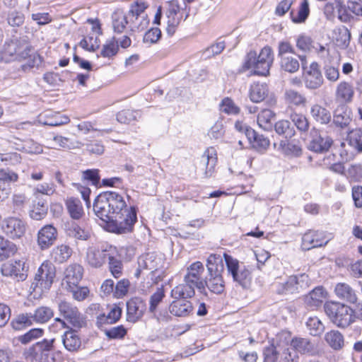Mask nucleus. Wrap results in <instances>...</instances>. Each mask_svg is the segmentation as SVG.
<instances>
[{
	"label": "nucleus",
	"mask_w": 362,
	"mask_h": 362,
	"mask_svg": "<svg viewBox=\"0 0 362 362\" xmlns=\"http://www.w3.org/2000/svg\"><path fill=\"white\" fill-rule=\"evenodd\" d=\"M127 331L123 325L104 329V333L109 339H123L127 334Z\"/></svg>",
	"instance_id": "4d7b16f0"
},
{
	"label": "nucleus",
	"mask_w": 362,
	"mask_h": 362,
	"mask_svg": "<svg viewBox=\"0 0 362 362\" xmlns=\"http://www.w3.org/2000/svg\"><path fill=\"white\" fill-rule=\"evenodd\" d=\"M28 267L23 259L8 261L2 264L1 272L4 276H11L17 281H24L28 276Z\"/></svg>",
	"instance_id": "dca6fc26"
},
{
	"label": "nucleus",
	"mask_w": 362,
	"mask_h": 362,
	"mask_svg": "<svg viewBox=\"0 0 362 362\" xmlns=\"http://www.w3.org/2000/svg\"><path fill=\"white\" fill-rule=\"evenodd\" d=\"M101 20L98 18H92V52L98 49L104 40L103 28Z\"/></svg>",
	"instance_id": "f704fd0d"
},
{
	"label": "nucleus",
	"mask_w": 362,
	"mask_h": 362,
	"mask_svg": "<svg viewBox=\"0 0 362 362\" xmlns=\"http://www.w3.org/2000/svg\"><path fill=\"white\" fill-rule=\"evenodd\" d=\"M351 121V118L350 116V112L344 106L339 107L335 110L333 122L336 126L340 128H344L349 124Z\"/></svg>",
	"instance_id": "37998d69"
},
{
	"label": "nucleus",
	"mask_w": 362,
	"mask_h": 362,
	"mask_svg": "<svg viewBox=\"0 0 362 362\" xmlns=\"http://www.w3.org/2000/svg\"><path fill=\"white\" fill-rule=\"evenodd\" d=\"M71 255V250L69 247L62 245L56 247L52 252V256L54 260L62 263L67 260Z\"/></svg>",
	"instance_id": "603ef678"
},
{
	"label": "nucleus",
	"mask_w": 362,
	"mask_h": 362,
	"mask_svg": "<svg viewBox=\"0 0 362 362\" xmlns=\"http://www.w3.org/2000/svg\"><path fill=\"white\" fill-rule=\"evenodd\" d=\"M62 341L64 348L71 352L77 351L81 345L80 337L72 329H69L64 332L62 335Z\"/></svg>",
	"instance_id": "7c9ffc66"
},
{
	"label": "nucleus",
	"mask_w": 362,
	"mask_h": 362,
	"mask_svg": "<svg viewBox=\"0 0 362 362\" xmlns=\"http://www.w3.org/2000/svg\"><path fill=\"white\" fill-rule=\"evenodd\" d=\"M119 50L118 42L115 38L107 41L100 50L99 54H96L94 62H92V69H98L100 66L109 65L113 57L116 56Z\"/></svg>",
	"instance_id": "2eb2a0df"
},
{
	"label": "nucleus",
	"mask_w": 362,
	"mask_h": 362,
	"mask_svg": "<svg viewBox=\"0 0 362 362\" xmlns=\"http://www.w3.org/2000/svg\"><path fill=\"white\" fill-rule=\"evenodd\" d=\"M224 260L226 262V268L228 274H230L233 280L238 283L244 288H247L252 283V272L248 267L243 263L233 258L232 256L224 253Z\"/></svg>",
	"instance_id": "0eeeda50"
},
{
	"label": "nucleus",
	"mask_w": 362,
	"mask_h": 362,
	"mask_svg": "<svg viewBox=\"0 0 362 362\" xmlns=\"http://www.w3.org/2000/svg\"><path fill=\"white\" fill-rule=\"evenodd\" d=\"M25 21L24 14L16 10H11L8 12L6 21L11 27H20Z\"/></svg>",
	"instance_id": "864d4df0"
},
{
	"label": "nucleus",
	"mask_w": 362,
	"mask_h": 362,
	"mask_svg": "<svg viewBox=\"0 0 362 362\" xmlns=\"http://www.w3.org/2000/svg\"><path fill=\"white\" fill-rule=\"evenodd\" d=\"M166 6L165 31L168 36H173L181 22L189 17L190 8L186 6L182 7L177 0L168 1L166 2Z\"/></svg>",
	"instance_id": "39448f33"
},
{
	"label": "nucleus",
	"mask_w": 362,
	"mask_h": 362,
	"mask_svg": "<svg viewBox=\"0 0 362 362\" xmlns=\"http://www.w3.org/2000/svg\"><path fill=\"white\" fill-rule=\"evenodd\" d=\"M328 241L323 232L309 230L302 238V247L304 250H309L325 245Z\"/></svg>",
	"instance_id": "b1692460"
},
{
	"label": "nucleus",
	"mask_w": 362,
	"mask_h": 362,
	"mask_svg": "<svg viewBox=\"0 0 362 362\" xmlns=\"http://www.w3.org/2000/svg\"><path fill=\"white\" fill-rule=\"evenodd\" d=\"M354 88L347 81H341L335 90V99L341 104H347L352 102L354 96Z\"/></svg>",
	"instance_id": "c85d7f7f"
},
{
	"label": "nucleus",
	"mask_w": 362,
	"mask_h": 362,
	"mask_svg": "<svg viewBox=\"0 0 362 362\" xmlns=\"http://www.w3.org/2000/svg\"><path fill=\"white\" fill-rule=\"evenodd\" d=\"M54 316V310L47 306L37 308L30 317L37 323H45Z\"/></svg>",
	"instance_id": "79ce46f5"
},
{
	"label": "nucleus",
	"mask_w": 362,
	"mask_h": 362,
	"mask_svg": "<svg viewBox=\"0 0 362 362\" xmlns=\"http://www.w3.org/2000/svg\"><path fill=\"white\" fill-rule=\"evenodd\" d=\"M288 345V341L286 344L277 342L276 345L272 344L264 347L263 350L264 362H277L279 357L286 362H298V356L292 353L287 346Z\"/></svg>",
	"instance_id": "9d476101"
},
{
	"label": "nucleus",
	"mask_w": 362,
	"mask_h": 362,
	"mask_svg": "<svg viewBox=\"0 0 362 362\" xmlns=\"http://www.w3.org/2000/svg\"><path fill=\"white\" fill-rule=\"evenodd\" d=\"M269 94V88L265 83H253L250 89V98L254 103H260Z\"/></svg>",
	"instance_id": "4c0bfd02"
},
{
	"label": "nucleus",
	"mask_w": 362,
	"mask_h": 362,
	"mask_svg": "<svg viewBox=\"0 0 362 362\" xmlns=\"http://www.w3.org/2000/svg\"><path fill=\"white\" fill-rule=\"evenodd\" d=\"M47 213V207L43 203H37L34 205L33 209L30 211V216L33 219L41 220L45 217Z\"/></svg>",
	"instance_id": "052dcab7"
},
{
	"label": "nucleus",
	"mask_w": 362,
	"mask_h": 362,
	"mask_svg": "<svg viewBox=\"0 0 362 362\" xmlns=\"http://www.w3.org/2000/svg\"><path fill=\"white\" fill-rule=\"evenodd\" d=\"M127 320L136 322L144 315L146 305L141 298L135 297L129 299L127 303Z\"/></svg>",
	"instance_id": "aec40b11"
},
{
	"label": "nucleus",
	"mask_w": 362,
	"mask_h": 362,
	"mask_svg": "<svg viewBox=\"0 0 362 362\" xmlns=\"http://www.w3.org/2000/svg\"><path fill=\"white\" fill-rule=\"evenodd\" d=\"M141 116L137 110H123L117 114V120L123 124H129Z\"/></svg>",
	"instance_id": "09e8293b"
},
{
	"label": "nucleus",
	"mask_w": 362,
	"mask_h": 362,
	"mask_svg": "<svg viewBox=\"0 0 362 362\" xmlns=\"http://www.w3.org/2000/svg\"><path fill=\"white\" fill-rule=\"evenodd\" d=\"M334 292L339 298L348 303H355L357 300L356 291L346 283H338L335 286Z\"/></svg>",
	"instance_id": "2f4dec72"
},
{
	"label": "nucleus",
	"mask_w": 362,
	"mask_h": 362,
	"mask_svg": "<svg viewBox=\"0 0 362 362\" xmlns=\"http://www.w3.org/2000/svg\"><path fill=\"white\" fill-rule=\"evenodd\" d=\"M207 274L204 281L202 293H206V288L215 294H221L225 290V281L223 277L224 266L219 255L211 254L206 259Z\"/></svg>",
	"instance_id": "f03ea898"
},
{
	"label": "nucleus",
	"mask_w": 362,
	"mask_h": 362,
	"mask_svg": "<svg viewBox=\"0 0 362 362\" xmlns=\"http://www.w3.org/2000/svg\"><path fill=\"white\" fill-rule=\"evenodd\" d=\"M290 119L300 132H305L308 130L309 122L305 115L293 112L290 115Z\"/></svg>",
	"instance_id": "3c124183"
},
{
	"label": "nucleus",
	"mask_w": 362,
	"mask_h": 362,
	"mask_svg": "<svg viewBox=\"0 0 362 362\" xmlns=\"http://www.w3.org/2000/svg\"><path fill=\"white\" fill-rule=\"evenodd\" d=\"M129 11L126 13L122 9H117L112 14V25L115 33H122L129 28Z\"/></svg>",
	"instance_id": "c756f323"
},
{
	"label": "nucleus",
	"mask_w": 362,
	"mask_h": 362,
	"mask_svg": "<svg viewBox=\"0 0 362 362\" xmlns=\"http://www.w3.org/2000/svg\"><path fill=\"white\" fill-rule=\"evenodd\" d=\"M161 37V31L159 28H155L148 30L144 36V42L148 44L157 42Z\"/></svg>",
	"instance_id": "0e129e2a"
},
{
	"label": "nucleus",
	"mask_w": 362,
	"mask_h": 362,
	"mask_svg": "<svg viewBox=\"0 0 362 362\" xmlns=\"http://www.w3.org/2000/svg\"><path fill=\"white\" fill-rule=\"evenodd\" d=\"M83 276V268L78 264H71L64 271L62 284H66L68 288L74 289Z\"/></svg>",
	"instance_id": "bb28decb"
},
{
	"label": "nucleus",
	"mask_w": 362,
	"mask_h": 362,
	"mask_svg": "<svg viewBox=\"0 0 362 362\" xmlns=\"http://www.w3.org/2000/svg\"><path fill=\"white\" fill-rule=\"evenodd\" d=\"M164 260L163 255L156 252H148L140 256L138 259V268L134 273V276L138 279L144 270H148L151 275V279H153L155 273L163 267Z\"/></svg>",
	"instance_id": "9b49d317"
},
{
	"label": "nucleus",
	"mask_w": 362,
	"mask_h": 362,
	"mask_svg": "<svg viewBox=\"0 0 362 362\" xmlns=\"http://www.w3.org/2000/svg\"><path fill=\"white\" fill-rule=\"evenodd\" d=\"M164 297L165 291L163 287L158 288L156 291L151 296L148 309L151 313H155L158 305L162 302Z\"/></svg>",
	"instance_id": "6e6d98bb"
},
{
	"label": "nucleus",
	"mask_w": 362,
	"mask_h": 362,
	"mask_svg": "<svg viewBox=\"0 0 362 362\" xmlns=\"http://www.w3.org/2000/svg\"><path fill=\"white\" fill-rule=\"evenodd\" d=\"M274 130L276 134L286 139L292 138L296 134L293 126L286 119H281L276 122L274 124Z\"/></svg>",
	"instance_id": "a19ab883"
},
{
	"label": "nucleus",
	"mask_w": 362,
	"mask_h": 362,
	"mask_svg": "<svg viewBox=\"0 0 362 362\" xmlns=\"http://www.w3.org/2000/svg\"><path fill=\"white\" fill-rule=\"evenodd\" d=\"M56 277L54 265L49 261H45L38 268L34 281L30 289L34 298H40L44 293L47 292Z\"/></svg>",
	"instance_id": "7ed1b4c3"
},
{
	"label": "nucleus",
	"mask_w": 362,
	"mask_h": 362,
	"mask_svg": "<svg viewBox=\"0 0 362 362\" xmlns=\"http://www.w3.org/2000/svg\"><path fill=\"white\" fill-rule=\"evenodd\" d=\"M310 13L309 4L308 0H303L301 3L299 10L296 15L295 13L292 11L290 13L291 20L295 23H303L307 18L308 17Z\"/></svg>",
	"instance_id": "49530a36"
},
{
	"label": "nucleus",
	"mask_w": 362,
	"mask_h": 362,
	"mask_svg": "<svg viewBox=\"0 0 362 362\" xmlns=\"http://www.w3.org/2000/svg\"><path fill=\"white\" fill-rule=\"evenodd\" d=\"M204 272V264L197 261L187 267L186 274L184 276V281L191 284L197 288L200 293H203L204 281L203 274Z\"/></svg>",
	"instance_id": "a211bd4d"
},
{
	"label": "nucleus",
	"mask_w": 362,
	"mask_h": 362,
	"mask_svg": "<svg viewBox=\"0 0 362 362\" xmlns=\"http://www.w3.org/2000/svg\"><path fill=\"white\" fill-rule=\"evenodd\" d=\"M324 308L330 320L339 327H347L355 320L353 309L343 303L328 302Z\"/></svg>",
	"instance_id": "423d86ee"
},
{
	"label": "nucleus",
	"mask_w": 362,
	"mask_h": 362,
	"mask_svg": "<svg viewBox=\"0 0 362 362\" xmlns=\"http://www.w3.org/2000/svg\"><path fill=\"white\" fill-rule=\"evenodd\" d=\"M31 320L33 319L30 317V315H21L11 322V326L16 330H21L25 326L31 325Z\"/></svg>",
	"instance_id": "680f3d73"
},
{
	"label": "nucleus",
	"mask_w": 362,
	"mask_h": 362,
	"mask_svg": "<svg viewBox=\"0 0 362 362\" xmlns=\"http://www.w3.org/2000/svg\"><path fill=\"white\" fill-rule=\"evenodd\" d=\"M108 261L109 269L112 275L116 279L119 278L122 275V262L119 259L110 255L108 256Z\"/></svg>",
	"instance_id": "13d9d810"
},
{
	"label": "nucleus",
	"mask_w": 362,
	"mask_h": 362,
	"mask_svg": "<svg viewBox=\"0 0 362 362\" xmlns=\"http://www.w3.org/2000/svg\"><path fill=\"white\" fill-rule=\"evenodd\" d=\"M148 4L145 2H136L129 8V29L131 33L141 32L149 25L150 20L146 9Z\"/></svg>",
	"instance_id": "1a4fd4ad"
},
{
	"label": "nucleus",
	"mask_w": 362,
	"mask_h": 362,
	"mask_svg": "<svg viewBox=\"0 0 362 362\" xmlns=\"http://www.w3.org/2000/svg\"><path fill=\"white\" fill-rule=\"evenodd\" d=\"M284 99L289 106H305L307 103L304 95L291 88L286 89Z\"/></svg>",
	"instance_id": "e433bc0d"
},
{
	"label": "nucleus",
	"mask_w": 362,
	"mask_h": 362,
	"mask_svg": "<svg viewBox=\"0 0 362 362\" xmlns=\"http://www.w3.org/2000/svg\"><path fill=\"white\" fill-rule=\"evenodd\" d=\"M59 313L75 327L81 328L86 325V320L79 313L78 308L66 301L58 304Z\"/></svg>",
	"instance_id": "6ab92c4d"
},
{
	"label": "nucleus",
	"mask_w": 362,
	"mask_h": 362,
	"mask_svg": "<svg viewBox=\"0 0 362 362\" xmlns=\"http://www.w3.org/2000/svg\"><path fill=\"white\" fill-rule=\"evenodd\" d=\"M324 338L329 346L334 350H339L344 345V336L338 330L327 332L325 333Z\"/></svg>",
	"instance_id": "ea45409f"
},
{
	"label": "nucleus",
	"mask_w": 362,
	"mask_h": 362,
	"mask_svg": "<svg viewBox=\"0 0 362 362\" xmlns=\"http://www.w3.org/2000/svg\"><path fill=\"white\" fill-rule=\"evenodd\" d=\"M326 294L322 287L317 286L305 296V303L311 308L318 307L325 298Z\"/></svg>",
	"instance_id": "72a5a7b5"
},
{
	"label": "nucleus",
	"mask_w": 362,
	"mask_h": 362,
	"mask_svg": "<svg viewBox=\"0 0 362 362\" xmlns=\"http://www.w3.org/2000/svg\"><path fill=\"white\" fill-rule=\"evenodd\" d=\"M54 339H44L25 349L23 356L28 362H54L52 354Z\"/></svg>",
	"instance_id": "6e6552de"
},
{
	"label": "nucleus",
	"mask_w": 362,
	"mask_h": 362,
	"mask_svg": "<svg viewBox=\"0 0 362 362\" xmlns=\"http://www.w3.org/2000/svg\"><path fill=\"white\" fill-rule=\"evenodd\" d=\"M311 141L309 144V148L315 152H323L329 150L333 143V140L329 136H322L319 131L313 128L310 132Z\"/></svg>",
	"instance_id": "393cba45"
},
{
	"label": "nucleus",
	"mask_w": 362,
	"mask_h": 362,
	"mask_svg": "<svg viewBox=\"0 0 362 362\" xmlns=\"http://www.w3.org/2000/svg\"><path fill=\"white\" fill-rule=\"evenodd\" d=\"M310 115L320 124H328L331 121L330 112L320 105L315 104L310 107Z\"/></svg>",
	"instance_id": "c9c22d12"
},
{
	"label": "nucleus",
	"mask_w": 362,
	"mask_h": 362,
	"mask_svg": "<svg viewBox=\"0 0 362 362\" xmlns=\"http://www.w3.org/2000/svg\"><path fill=\"white\" fill-rule=\"evenodd\" d=\"M93 209L95 222L105 230L117 234L131 232L136 221L134 207L129 209L124 194L117 192H105L94 200Z\"/></svg>",
	"instance_id": "f257e3e1"
},
{
	"label": "nucleus",
	"mask_w": 362,
	"mask_h": 362,
	"mask_svg": "<svg viewBox=\"0 0 362 362\" xmlns=\"http://www.w3.org/2000/svg\"><path fill=\"white\" fill-rule=\"evenodd\" d=\"M324 13L328 19H333L336 16L341 22H347L349 16L346 7L341 0H333L324 7Z\"/></svg>",
	"instance_id": "4be33fe9"
},
{
	"label": "nucleus",
	"mask_w": 362,
	"mask_h": 362,
	"mask_svg": "<svg viewBox=\"0 0 362 362\" xmlns=\"http://www.w3.org/2000/svg\"><path fill=\"white\" fill-rule=\"evenodd\" d=\"M17 250L16 244L0 236V261L14 255Z\"/></svg>",
	"instance_id": "c03bdc74"
},
{
	"label": "nucleus",
	"mask_w": 362,
	"mask_h": 362,
	"mask_svg": "<svg viewBox=\"0 0 362 362\" xmlns=\"http://www.w3.org/2000/svg\"><path fill=\"white\" fill-rule=\"evenodd\" d=\"M21 157L17 153H0V161L6 165H16L21 162Z\"/></svg>",
	"instance_id": "338daca9"
},
{
	"label": "nucleus",
	"mask_w": 362,
	"mask_h": 362,
	"mask_svg": "<svg viewBox=\"0 0 362 362\" xmlns=\"http://www.w3.org/2000/svg\"><path fill=\"white\" fill-rule=\"evenodd\" d=\"M217 159L216 151L214 147H209L204 151L197 165V170L203 177L209 178L213 175Z\"/></svg>",
	"instance_id": "f3484780"
},
{
	"label": "nucleus",
	"mask_w": 362,
	"mask_h": 362,
	"mask_svg": "<svg viewBox=\"0 0 362 362\" xmlns=\"http://www.w3.org/2000/svg\"><path fill=\"white\" fill-rule=\"evenodd\" d=\"M221 110L228 115H237L240 112L239 107L228 98H224L222 100Z\"/></svg>",
	"instance_id": "bf43d9fd"
},
{
	"label": "nucleus",
	"mask_w": 362,
	"mask_h": 362,
	"mask_svg": "<svg viewBox=\"0 0 362 362\" xmlns=\"http://www.w3.org/2000/svg\"><path fill=\"white\" fill-rule=\"evenodd\" d=\"M273 61L272 49L267 46L262 49L258 56L255 51H250L246 56L243 68L252 69L257 75L267 76Z\"/></svg>",
	"instance_id": "20e7f679"
},
{
	"label": "nucleus",
	"mask_w": 362,
	"mask_h": 362,
	"mask_svg": "<svg viewBox=\"0 0 362 362\" xmlns=\"http://www.w3.org/2000/svg\"><path fill=\"white\" fill-rule=\"evenodd\" d=\"M195 288L191 284L184 281L183 284L177 285L171 290L170 296L173 299L190 298L195 295Z\"/></svg>",
	"instance_id": "473e14b6"
},
{
	"label": "nucleus",
	"mask_w": 362,
	"mask_h": 362,
	"mask_svg": "<svg viewBox=\"0 0 362 362\" xmlns=\"http://www.w3.org/2000/svg\"><path fill=\"white\" fill-rule=\"evenodd\" d=\"M309 283V277L305 274L290 276L285 282L278 284L276 292L285 295L299 293L301 290L307 288Z\"/></svg>",
	"instance_id": "ddd939ff"
},
{
	"label": "nucleus",
	"mask_w": 362,
	"mask_h": 362,
	"mask_svg": "<svg viewBox=\"0 0 362 362\" xmlns=\"http://www.w3.org/2000/svg\"><path fill=\"white\" fill-rule=\"evenodd\" d=\"M288 54H295L294 48L288 42H280L278 46V56L281 59L284 57H288Z\"/></svg>",
	"instance_id": "774afa93"
},
{
	"label": "nucleus",
	"mask_w": 362,
	"mask_h": 362,
	"mask_svg": "<svg viewBox=\"0 0 362 362\" xmlns=\"http://www.w3.org/2000/svg\"><path fill=\"white\" fill-rule=\"evenodd\" d=\"M130 283L128 279H123L117 282L115 286V296L119 298L127 295Z\"/></svg>",
	"instance_id": "69168bd1"
},
{
	"label": "nucleus",
	"mask_w": 362,
	"mask_h": 362,
	"mask_svg": "<svg viewBox=\"0 0 362 362\" xmlns=\"http://www.w3.org/2000/svg\"><path fill=\"white\" fill-rule=\"evenodd\" d=\"M280 66L281 69L288 73H295L300 67L298 59L292 56L284 57L280 59Z\"/></svg>",
	"instance_id": "de8ad7c7"
},
{
	"label": "nucleus",
	"mask_w": 362,
	"mask_h": 362,
	"mask_svg": "<svg viewBox=\"0 0 362 362\" xmlns=\"http://www.w3.org/2000/svg\"><path fill=\"white\" fill-rule=\"evenodd\" d=\"M276 117V113L270 109H263L257 115V124L265 131L272 129V120Z\"/></svg>",
	"instance_id": "58836bf2"
},
{
	"label": "nucleus",
	"mask_w": 362,
	"mask_h": 362,
	"mask_svg": "<svg viewBox=\"0 0 362 362\" xmlns=\"http://www.w3.org/2000/svg\"><path fill=\"white\" fill-rule=\"evenodd\" d=\"M349 144L359 152H362V129H356L348 135Z\"/></svg>",
	"instance_id": "5fc2aeb1"
},
{
	"label": "nucleus",
	"mask_w": 362,
	"mask_h": 362,
	"mask_svg": "<svg viewBox=\"0 0 362 362\" xmlns=\"http://www.w3.org/2000/svg\"><path fill=\"white\" fill-rule=\"evenodd\" d=\"M303 81L305 86L310 90L319 88L323 84V77L317 62H313L309 66H305L302 62Z\"/></svg>",
	"instance_id": "4468645a"
},
{
	"label": "nucleus",
	"mask_w": 362,
	"mask_h": 362,
	"mask_svg": "<svg viewBox=\"0 0 362 362\" xmlns=\"http://www.w3.org/2000/svg\"><path fill=\"white\" fill-rule=\"evenodd\" d=\"M30 51V47L26 42L13 39L6 42L2 54L6 61H21L27 59Z\"/></svg>",
	"instance_id": "f8f14e48"
},
{
	"label": "nucleus",
	"mask_w": 362,
	"mask_h": 362,
	"mask_svg": "<svg viewBox=\"0 0 362 362\" xmlns=\"http://www.w3.org/2000/svg\"><path fill=\"white\" fill-rule=\"evenodd\" d=\"M3 231L11 238H19L25 232L24 222L16 217H10L4 220L1 226Z\"/></svg>",
	"instance_id": "5701e85b"
},
{
	"label": "nucleus",
	"mask_w": 362,
	"mask_h": 362,
	"mask_svg": "<svg viewBox=\"0 0 362 362\" xmlns=\"http://www.w3.org/2000/svg\"><path fill=\"white\" fill-rule=\"evenodd\" d=\"M57 229L52 225H47L42 228L37 234V243L42 250L52 245L57 239Z\"/></svg>",
	"instance_id": "cd10ccee"
},
{
	"label": "nucleus",
	"mask_w": 362,
	"mask_h": 362,
	"mask_svg": "<svg viewBox=\"0 0 362 362\" xmlns=\"http://www.w3.org/2000/svg\"><path fill=\"white\" fill-rule=\"evenodd\" d=\"M170 313L180 317H187L194 314L192 302L184 299H174L169 306Z\"/></svg>",
	"instance_id": "a878e982"
},
{
	"label": "nucleus",
	"mask_w": 362,
	"mask_h": 362,
	"mask_svg": "<svg viewBox=\"0 0 362 362\" xmlns=\"http://www.w3.org/2000/svg\"><path fill=\"white\" fill-rule=\"evenodd\" d=\"M306 326L309 333L313 336L320 335L325 329L323 324L317 317H310L306 322Z\"/></svg>",
	"instance_id": "8fccbe9b"
},
{
	"label": "nucleus",
	"mask_w": 362,
	"mask_h": 362,
	"mask_svg": "<svg viewBox=\"0 0 362 362\" xmlns=\"http://www.w3.org/2000/svg\"><path fill=\"white\" fill-rule=\"evenodd\" d=\"M21 150L28 153L38 154L42 152V147L33 140H28L23 144Z\"/></svg>",
	"instance_id": "e2e57ef3"
},
{
	"label": "nucleus",
	"mask_w": 362,
	"mask_h": 362,
	"mask_svg": "<svg viewBox=\"0 0 362 362\" xmlns=\"http://www.w3.org/2000/svg\"><path fill=\"white\" fill-rule=\"evenodd\" d=\"M66 206L71 217L74 219H78L83 214V206L80 200L70 197L66 201Z\"/></svg>",
	"instance_id": "a18cd8bd"
},
{
	"label": "nucleus",
	"mask_w": 362,
	"mask_h": 362,
	"mask_svg": "<svg viewBox=\"0 0 362 362\" xmlns=\"http://www.w3.org/2000/svg\"><path fill=\"white\" fill-rule=\"evenodd\" d=\"M288 347L292 353L313 356L317 353L315 344L308 338L294 337L289 342Z\"/></svg>",
	"instance_id": "412c9836"
}]
</instances>
